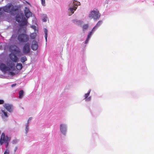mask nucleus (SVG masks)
Listing matches in <instances>:
<instances>
[{
	"instance_id": "2eb2a0df",
	"label": "nucleus",
	"mask_w": 154,
	"mask_h": 154,
	"mask_svg": "<svg viewBox=\"0 0 154 154\" xmlns=\"http://www.w3.org/2000/svg\"><path fill=\"white\" fill-rule=\"evenodd\" d=\"M72 22L73 23L78 26H82L83 23V21L76 19L72 20Z\"/></svg>"
},
{
	"instance_id": "e433bc0d",
	"label": "nucleus",
	"mask_w": 154,
	"mask_h": 154,
	"mask_svg": "<svg viewBox=\"0 0 154 154\" xmlns=\"http://www.w3.org/2000/svg\"><path fill=\"white\" fill-rule=\"evenodd\" d=\"M16 85V84H12L11 85V87H14V86H15V85Z\"/></svg>"
},
{
	"instance_id": "c9c22d12",
	"label": "nucleus",
	"mask_w": 154,
	"mask_h": 154,
	"mask_svg": "<svg viewBox=\"0 0 154 154\" xmlns=\"http://www.w3.org/2000/svg\"><path fill=\"white\" fill-rule=\"evenodd\" d=\"M32 119V117H30L29 118V119L28 120L27 123H28V124H29V122Z\"/></svg>"
},
{
	"instance_id": "473e14b6",
	"label": "nucleus",
	"mask_w": 154,
	"mask_h": 154,
	"mask_svg": "<svg viewBox=\"0 0 154 154\" xmlns=\"http://www.w3.org/2000/svg\"><path fill=\"white\" fill-rule=\"evenodd\" d=\"M9 150L6 149V150L4 152V154H9Z\"/></svg>"
},
{
	"instance_id": "5701e85b",
	"label": "nucleus",
	"mask_w": 154,
	"mask_h": 154,
	"mask_svg": "<svg viewBox=\"0 0 154 154\" xmlns=\"http://www.w3.org/2000/svg\"><path fill=\"white\" fill-rule=\"evenodd\" d=\"M23 67L22 64L20 63H17L16 65V68L17 69L21 70Z\"/></svg>"
},
{
	"instance_id": "72a5a7b5",
	"label": "nucleus",
	"mask_w": 154,
	"mask_h": 154,
	"mask_svg": "<svg viewBox=\"0 0 154 154\" xmlns=\"http://www.w3.org/2000/svg\"><path fill=\"white\" fill-rule=\"evenodd\" d=\"M32 28L35 30L36 29V27L35 25L31 26L30 27Z\"/></svg>"
},
{
	"instance_id": "b1692460",
	"label": "nucleus",
	"mask_w": 154,
	"mask_h": 154,
	"mask_svg": "<svg viewBox=\"0 0 154 154\" xmlns=\"http://www.w3.org/2000/svg\"><path fill=\"white\" fill-rule=\"evenodd\" d=\"M29 124L28 123H26L25 125V134H26L28 133L29 131Z\"/></svg>"
},
{
	"instance_id": "393cba45",
	"label": "nucleus",
	"mask_w": 154,
	"mask_h": 154,
	"mask_svg": "<svg viewBox=\"0 0 154 154\" xmlns=\"http://www.w3.org/2000/svg\"><path fill=\"white\" fill-rule=\"evenodd\" d=\"M88 27V24H85L84 25L82 26V30L84 32H85V31L87 29Z\"/></svg>"
},
{
	"instance_id": "9d476101",
	"label": "nucleus",
	"mask_w": 154,
	"mask_h": 154,
	"mask_svg": "<svg viewBox=\"0 0 154 154\" xmlns=\"http://www.w3.org/2000/svg\"><path fill=\"white\" fill-rule=\"evenodd\" d=\"M4 107L10 112L13 111L14 107L12 105L8 103H5L3 105Z\"/></svg>"
},
{
	"instance_id": "423d86ee",
	"label": "nucleus",
	"mask_w": 154,
	"mask_h": 154,
	"mask_svg": "<svg viewBox=\"0 0 154 154\" xmlns=\"http://www.w3.org/2000/svg\"><path fill=\"white\" fill-rule=\"evenodd\" d=\"M68 126L67 124L62 123L60 125V132L62 134L66 136Z\"/></svg>"
},
{
	"instance_id": "0eeeda50",
	"label": "nucleus",
	"mask_w": 154,
	"mask_h": 154,
	"mask_svg": "<svg viewBox=\"0 0 154 154\" xmlns=\"http://www.w3.org/2000/svg\"><path fill=\"white\" fill-rule=\"evenodd\" d=\"M68 5L69 7L68 8V11L70 13V14L71 13V14H69V15L70 16L74 14L75 11L77 9L78 7L74 6L70 1L68 2Z\"/></svg>"
},
{
	"instance_id": "4c0bfd02",
	"label": "nucleus",
	"mask_w": 154,
	"mask_h": 154,
	"mask_svg": "<svg viewBox=\"0 0 154 154\" xmlns=\"http://www.w3.org/2000/svg\"><path fill=\"white\" fill-rule=\"evenodd\" d=\"M17 146L15 147L14 150V152H16V151L17 150Z\"/></svg>"
},
{
	"instance_id": "cd10ccee",
	"label": "nucleus",
	"mask_w": 154,
	"mask_h": 154,
	"mask_svg": "<svg viewBox=\"0 0 154 154\" xmlns=\"http://www.w3.org/2000/svg\"><path fill=\"white\" fill-rule=\"evenodd\" d=\"M2 11H4V12H8V8L7 7L4 8L2 9Z\"/></svg>"
},
{
	"instance_id": "f257e3e1",
	"label": "nucleus",
	"mask_w": 154,
	"mask_h": 154,
	"mask_svg": "<svg viewBox=\"0 0 154 154\" xmlns=\"http://www.w3.org/2000/svg\"><path fill=\"white\" fill-rule=\"evenodd\" d=\"M16 20L18 22L20 23V25L21 26L26 25L27 23V19L22 13H18L16 15Z\"/></svg>"
},
{
	"instance_id": "58836bf2",
	"label": "nucleus",
	"mask_w": 154,
	"mask_h": 154,
	"mask_svg": "<svg viewBox=\"0 0 154 154\" xmlns=\"http://www.w3.org/2000/svg\"><path fill=\"white\" fill-rule=\"evenodd\" d=\"M10 73L11 75H13L14 74V73L13 72H10Z\"/></svg>"
},
{
	"instance_id": "4be33fe9",
	"label": "nucleus",
	"mask_w": 154,
	"mask_h": 154,
	"mask_svg": "<svg viewBox=\"0 0 154 154\" xmlns=\"http://www.w3.org/2000/svg\"><path fill=\"white\" fill-rule=\"evenodd\" d=\"M19 98L20 99L22 98L24 95V92L23 90L20 91L19 92Z\"/></svg>"
},
{
	"instance_id": "20e7f679",
	"label": "nucleus",
	"mask_w": 154,
	"mask_h": 154,
	"mask_svg": "<svg viewBox=\"0 0 154 154\" xmlns=\"http://www.w3.org/2000/svg\"><path fill=\"white\" fill-rule=\"evenodd\" d=\"M10 140V138L7 136H5L4 134L3 133L2 134L0 139V143L1 145L3 143H6V147H7L9 142Z\"/></svg>"
},
{
	"instance_id": "39448f33",
	"label": "nucleus",
	"mask_w": 154,
	"mask_h": 154,
	"mask_svg": "<svg viewBox=\"0 0 154 154\" xmlns=\"http://www.w3.org/2000/svg\"><path fill=\"white\" fill-rule=\"evenodd\" d=\"M9 49L11 52H14L15 54H18V56H21L22 55L19 48L15 45H11L9 46Z\"/></svg>"
},
{
	"instance_id": "c85d7f7f",
	"label": "nucleus",
	"mask_w": 154,
	"mask_h": 154,
	"mask_svg": "<svg viewBox=\"0 0 154 154\" xmlns=\"http://www.w3.org/2000/svg\"><path fill=\"white\" fill-rule=\"evenodd\" d=\"M2 8H0V17L3 15L4 13L3 11H2Z\"/></svg>"
},
{
	"instance_id": "f704fd0d",
	"label": "nucleus",
	"mask_w": 154,
	"mask_h": 154,
	"mask_svg": "<svg viewBox=\"0 0 154 154\" xmlns=\"http://www.w3.org/2000/svg\"><path fill=\"white\" fill-rule=\"evenodd\" d=\"M4 101L3 100H0V104H2L4 103Z\"/></svg>"
},
{
	"instance_id": "9b49d317",
	"label": "nucleus",
	"mask_w": 154,
	"mask_h": 154,
	"mask_svg": "<svg viewBox=\"0 0 154 154\" xmlns=\"http://www.w3.org/2000/svg\"><path fill=\"white\" fill-rule=\"evenodd\" d=\"M91 91V90H89L88 92L85 94L83 96L84 100L86 102H89L91 100V97L90 96Z\"/></svg>"
},
{
	"instance_id": "f03ea898",
	"label": "nucleus",
	"mask_w": 154,
	"mask_h": 154,
	"mask_svg": "<svg viewBox=\"0 0 154 154\" xmlns=\"http://www.w3.org/2000/svg\"><path fill=\"white\" fill-rule=\"evenodd\" d=\"M100 14L97 10L91 11L88 14V17L91 19H93L94 21L99 20L100 17Z\"/></svg>"
},
{
	"instance_id": "bb28decb",
	"label": "nucleus",
	"mask_w": 154,
	"mask_h": 154,
	"mask_svg": "<svg viewBox=\"0 0 154 154\" xmlns=\"http://www.w3.org/2000/svg\"><path fill=\"white\" fill-rule=\"evenodd\" d=\"M27 60V58H26V57L25 56H24V57H22L20 59V61L22 63H24L25 61H26Z\"/></svg>"
},
{
	"instance_id": "6ab92c4d",
	"label": "nucleus",
	"mask_w": 154,
	"mask_h": 154,
	"mask_svg": "<svg viewBox=\"0 0 154 154\" xmlns=\"http://www.w3.org/2000/svg\"><path fill=\"white\" fill-rule=\"evenodd\" d=\"M42 20L44 22H46L48 19L47 15L46 14H44L42 16Z\"/></svg>"
},
{
	"instance_id": "f3484780",
	"label": "nucleus",
	"mask_w": 154,
	"mask_h": 154,
	"mask_svg": "<svg viewBox=\"0 0 154 154\" xmlns=\"http://www.w3.org/2000/svg\"><path fill=\"white\" fill-rule=\"evenodd\" d=\"M102 23V21L101 20L99 21L96 25L93 28L94 29L96 30L101 25Z\"/></svg>"
},
{
	"instance_id": "ddd939ff",
	"label": "nucleus",
	"mask_w": 154,
	"mask_h": 154,
	"mask_svg": "<svg viewBox=\"0 0 154 154\" xmlns=\"http://www.w3.org/2000/svg\"><path fill=\"white\" fill-rule=\"evenodd\" d=\"M10 59L14 62H16L18 60L17 57L15 55V54L11 53L9 55Z\"/></svg>"
},
{
	"instance_id": "7c9ffc66",
	"label": "nucleus",
	"mask_w": 154,
	"mask_h": 154,
	"mask_svg": "<svg viewBox=\"0 0 154 154\" xmlns=\"http://www.w3.org/2000/svg\"><path fill=\"white\" fill-rule=\"evenodd\" d=\"M90 38L87 37L86 39L85 42V44H86L88 43Z\"/></svg>"
},
{
	"instance_id": "6e6552de",
	"label": "nucleus",
	"mask_w": 154,
	"mask_h": 154,
	"mask_svg": "<svg viewBox=\"0 0 154 154\" xmlns=\"http://www.w3.org/2000/svg\"><path fill=\"white\" fill-rule=\"evenodd\" d=\"M14 63L11 64L9 65L10 67L7 66L3 63H1L0 65V69L3 72H5L7 71H9L10 70V68L14 66Z\"/></svg>"
},
{
	"instance_id": "2f4dec72",
	"label": "nucleus",
	"mask_w": 154,
	"mask_h": 154,
	"mask_svg": "<svg viewBox=\"0 0 154 154\" xmlns=\"http://www.w3.org/2000/svg\"><path fill=\"white\" fill-rule=\"evenodd\" d=\"M17 141H17V140H16V139L14 140H13L12 143L14 144H16L17 143Z\"/></svg>"
},
{
	"instance_id": "a878e982",
	"label": "nucleus",
	"mask_w": 154,
	"mask_h": 154,
	"mask_svg": "<svg viewBox=\"0 0 154 154\" xmlns=\"http://www.w3.org/2000/svg\"><path fill=\"white\" fill-rule=\"evenodd\" d=\"M36 35V33L34 32L32 33L30 35V37L31 39H34L35 38Z\"/></svg>"
},
{
	"instance_id": "c756f323",
	"label": "nucleus",
	"mask_w": 154,
	"mask_h": 154,
	"mask_svg": "<svg viewBox=\"0 0 154 154\" xmlns=\"http://www.w3.org/2000/svg\"><path fill=\"white\" fill-rule=\"evenodd\" d=\"M42 4L43 6H45V0H41Z\"/></svg>"
},
{
	"instance_id": "1a4fd4ad",
	"label": "nucleus",
	"mask_w": 154,
	"mask_h": 154,
	"mask_svg": "<svg viewBox=\"0 0 154 154\" xmlns=\"http://www.w3.org/2000/svg\"><path fill=\"white\" fill-rule=\"evenodd\" d=\"M30 44L28 42H27L24 45L23 48V51L24 54H27L30 52Z\"/></svg>"
},
{
	"instance_id": "aec40b11",
	"label": "nucleus",
	"mask_w": 154,
	"mask_h": 154,
	"mask_svg": "<svg viewBox=\"0 0 154 154\" xmlns=\"http://www.w3.org/2000/svg\"><path fill=\"white\" fill-rule=\"evenodd\" d=\"M48 30L46 28H45L44 29V32L45 34V39L46 41H47V38L48 37Z\"/></svg>"
},
{
	"instance_id": "a211bd4d",
	"label": "nucleus",
	"mask_w": 154,
	"mask_h": 154,
	"mask_svg": "<svg viewBox=\"0 0 154 154\" xmlns=\"http://www.w3.org/2000/svg\"><path fill=\"white\" fill-rule=\"evenodd\" d=\"M71 2H72V4L74 6H77L78 5H81L80 3L79 2H78L77 1L75 0H72L70 1Z\"/></svg>"
},
{
	"instance_id": "7ed1b4c3",
	"label": "nucleus",
	"mask_w": 154,
	"mask_h": 154,
	"mask_svg": "<svg viewBox=\"0 0 154 154\" xmlns=\"http://www.w3.org/2000/svg\"><path fill=\"white\" fill-rule=\"evenodd\" d=\"M17 39L20 42H26L29 40V37L26 34L22 33L18 35Z\"/></svg>"
},
{
	"instance_id": "4468645a",
	"label": "nucleus",
	"mask_w": 154,
	"mask_h": 154,
	"mask_svg": "<svg viewBox=\"0 0 154 154\" xmlns=\"http://www.w3.org/2000/svg\"><path fill=\"white\" fill-rule=\"evenodd\" d=\"M24 14L26 17L28 18L32 15V13L30 11L29 9L26 7L24 10Z\"/></svg>"
},
{
	"instance_id": "412c9836",
	"label": "nucleus",
	"mask_w": 154,
	"mask_h": 154,
	"mask_svg": "<svg viewBox=\"0 0 154 154\" xmlns=\"http://www.w3.org/2000/svg\"><path fill=\"white\" fill-rule=\"evenodd\" d=\"M95 31L96 30H95L93 28L91 31L88 34L87 37L90 38L91 37V35H93V34L94 33Z\"/></svg>"
},
{
	"instance_id": "dca6fc26",
	"label": "nucleus",
	"mask_w": 154,
	"mask_h": 154,
	"mask_svg": "<svg viewBox=\"0 0 154 154\" xmlns=\"http://www.w3.org/2000/svg\"><path fill=\"white\" fill-rule=\"evenodd\" d=\"M1 112H0V114H1V116L3 118V119H4V117H5L6 118H8V116L7 114V112L5 111L3 109L1 110Z\"/></svg>"
},
{
	"instance_id": "f8f14e48",
	"label": "nucleus",
	"mask_w": 154,
	"mask_h": 154,
	"mask_svg": "<svg viewBox=\"0 0 154 154\" xmlns=\"http://www.w3.org/2000/svg\"><path fill=\"white\" fill-rule=\"evenodd\" d=\"M38 42L35 40H33L32 41L31 48L34 51H36L38 48Z\"/></svg>"
}]
</instances>
